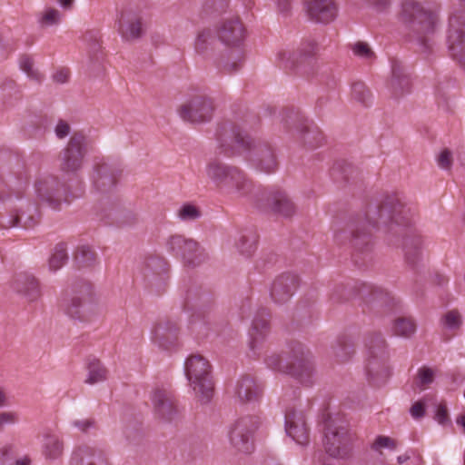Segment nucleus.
I'll return each mask as SVG.
<instances>
[{"label":"nucleus","instance_id":"obj_1","mask_svg":"<svg viewBox=\"0 0 465 465\" xmlns=\"http://www.w3.org/2000/svg\"><path fill=\"white\" fill-rule=\"evenodd\" d=\"M408 211L396 196H387L381 203L368 207L366 218L374 227L388 226L392 235L402 236V248L408 263L415 265L420 258L421 238L408 227Z\"/></svg>","mask_w":465,"mask_h":465},{"label":"nucleus","instance_id":"obj_2","mask_svg":"<svg viewBox=\"0 0 465 465\" xmlns=\"http://www.w3.org/2000/svg\"><path fill=\"white\" fill-rule=\"evenodd\" d=\"M216 135L220 153L232 157L249 151L251 160L260 171L271 173L278 168L274 148L267 142H253L237 124L231 122L222 124Z\"/></svg>","mask_w":465,"mask_h":465},{"label":"nucleus","instance_id":"obj_3","mask_svg":"<svg viewBox=\"0 0 465 465\" xmlns=\"http://www.w3.org/2000/svg\"><path fill=\"white\" fill-rule=\"evenodd\" d=\"M401 20L407 30L408 40L416 43L420 52H430L434 44L436 30L433 15L414 0H406L402 4Z\"/></svg>","mask_w":465,"mask_h":465},{"label":"nucleus","instance_id":"obj_4","mask_svg":"<svg viewBox=\"0 0 465 465\" xmlns=\"http://www.w3.org/2000/svg\"><path fill=\"white\" fill-rule=\"evenodd\" d=\"M41 213L31 199L20 194L0 198V228L21 227L31 229L39 223Z\"/></svg>","mask_w":465,"mask_h":465},{"label":"nucleus","instance_id":"obj_5","mask_svg":"<svg viewBox=\"0 0 465 465\" xmlns=\"http://www.w3.org/2000/svg\"><path fill=\"white\" fill-rule=\"evenodd\" d=\"M203 173L216 188L236 193L240 196L248 194L252 188V182L244 173L216 157L207 161Z\"/></svg>","mask_w":465,"mask_h":465},{"label":"nucleus","instance_id":"obj_6","mask_svg":"<svg viewBox=\"0 0 465 465\" xmlns=\"http://www.w3.org/2000/svg\"><path fill=\"white\" fill-rule=\"evenodd\" d=\"M64 311L71 319L82 322H90L98 317L101 307L94 285L86 281H76L71 297L64 304Z\"/></svg>","mask_w":465,"mask_h":465},{"label":"nucleus","instance_id":"obj_7","mask_svg":"<svg viewBox=\"0 0 465 465\" xmlns=\"http://www.w3.org/2000/svg\"><path fill=\"white\" fill-rule=\"evenodd\" d=\"M365 345L368 351L365 367L368 381L371 386L381 387L391 374L387 342L381 332L374 331L366 336Z\"/></svg>","mask_w":465,"mask_h":465},{"label":"nucleus","instance_id":"obj_8","mask_svg":"<svg viewBox=\"0 0 465 465\" xmlns=\"http://www.w3.org/2000/svg\"><path fill=\"white\" fill-rule=\"evenodd\" d=\"M265 362L270 369L287 373L305 386H311L313 382V365L310 352L300 343L293 345L285 360L278 354H272L266 358Z\"/></svg>","mask_w":465,"mask_h":465},{"label":"nucleus","instance_id":"obj_9","mask_svg":"<svg viewBox=\"0 0 465 465\" xmlns=\"http://www.w3.org/2000/svg\"><path fill=\"white\" fill-rule=\"evenodd\" d=\"M184 372L199 400L203 403L208 402L213 395V381L209 361L202 355H192L185 361Z\"/></svg>","mask_w":465,"mask_h":465},{"label":"nucleus","instance_id":"obj_10","mask_svg":"<svg viewBox=\"0 0 465 465\" xmlns=\"http://www.w3.org/2000/svg\"><path fill=\"white\" fill-rule=\"evenodd\" d=\"M262 421L257 415H245L237 418L229 428V440L232 446L242 453H251L254 449V434Z\"/></svg>","mask_w":465,"mask_h":465},{"label":"nucleus","instance_id":"obj_11","mask_svg":"<svg viewBox=\"0 0 465 465\" xmlns=\"http://www.w3.org/2000/svg\"><path fill=\"white\" fill-rule=\"evenodd\" d=\"M324 447L326 452L334 458H345L351 450L352 437L342 421L328 416L325 420Z\"/></svg>","mask_w":465,"mask_h":465},{"label":"nucleus","instance_id":"obj_12","mask_svg":"<svg viewBox=\"0 0 465 465\" xmlns=\"http://www.w3.org/2000/svg\"><path fill=\"white\" fill-rule=\"evenodd\" d=\"M37 197L54 210H59L63 203H69L70 198L75 197L57 176L44 174L35 183Z\"/></svg>","mask_w":465,"mask_h":465},{"label":"nucleus","instance_id":"obj_13","mask_svg":"<svg viewBox=\"0 0 465 465\" xmlns=\"http://www.w3.org/2000/svg\"><path fill=\"white\" fill-rule=\"evenodd\" d=\"M166 249L179 257L186 266L196 267L208 259L204 249L193 238L173 234L166 240Z\"/></svg>","mask_w":465,"mask_h":465},{"label":"nucleus","instance_id":"obj_14","mask_svg":"<svg viewBox=\"0 0 465 465\" xmlns=\"http://www.w3.org/2000/svg\"><path fill=\"white\" fill-rule=\"evenodd\" d=\"M89 142L82 132H75L59 155L60 170L66 173H75L84 163L88 153Z\"/></svg>","mask_w":465,"mask_h":465},{"label":"nucleus","instance_id":"obj_15","mask_svg":"<svg viewBox=\"0 0 465 465\" xmlns=\"http://www.w3.org/2000/svg\"><path fill=\"white\" fill-rule=\"evenodd\" d=\"M257 206L273 214L290 218L296 213V205L289 193L282 188H271L257 196Z\"/></svg>","mask_w":465,"mask_h":465},{"label":"nucleus","instance_id":"obj_16","mask_svg":"<svg viewBox=\"0 0 465 465\" xmlns=\"http://www.w3.org/2000/svg\"><path fill=\"white\" fill-rule=\"evenodd\" d=\"M214 104L206 95H195L186 100L178 109L179 115L186 122L202 124L209 122L213 115Z\"/></svg>","mask_w":465,"mask_h":465},{"label":"nucleus","instance_id":"obj_17","mask_svg":"<svg viewBox=\"0 0 465 465\" xmlns=\"http://www.w3.org/2000/svg\"><path fill=\"white\" fill-rule=\"evenodd\" d=\"M317 51L318 43L314 39L306 38L295 51L281 53L280 58L285 62L286 67L308 73Z\"/></svg>","mask_w":465,"mask_h":465},{"label":"nucleus","instance_id":"obj_18","mask_svg":"<svg viewBox=\"0 0 465 465\" xmlns=\"http://www.w3.org/2000/svg\"><path fill=\"white\" fill-rule=\"evenodd\" d=\"M151 401L153 411L158 419L163 421H172L178 415L176 399L172 391L164 387H156L153 390Z\"/></svg>","mask_w":465,"mask_h":465},{"label":"nucleus","instance_id":"obj_19","mask_svg":"<svg viewBox=\"0 0 465 465\" xmlns=\"http://www.w3.org/2000/svg\"><path fill=\"white\" fill-rule=\"evenodd\" d=\"M299 282L298 275L290 272L278 275L270 289L271 299L280 305L288 302L297 290Z\"/></svg>","mask_w":465,"mask_h":465},{"label":"nucleus","instance_id":"obj_20","mask_svg":"<svg viewBox=\"0 0 465 465\" xmlns=\"http://www.w3.org/2000/svg\"><path fill=\"white\" fill-rule=\"evenodd\" d=\"M217 35L225 45L239 47L245 39L246 30L238 17H232L220 23Z\"/></svg>","mask_w":465,"mask_h":465},{"label":"nucleus","instance_id":"obj_21","mask_svg":"<svg viewBox=\"0 0 465 465\" xmlns=\"http://www.w3.org/2000/svg\"><path fill=\"white\" fill-rule=\"evenodd\" d=\"M351 244L354 248L352 254L354 263L359 267L367 265L372 258V243L370 232L358 226L352 229Z\"/></svg>","mask_w":465,"mask_h":465},{"label":"nucleus","instance_id":"obj_22","mask_svg":"<svg viewBox=\"0 0 465 465\" xmlns=\"http://www.w3.org/2000/svg\"><path fill=\"white\" fill-rule=\"evenodd\" d=\"M286 433L300 445L309 442V430L302 411L289 409L285 413Z\"/></svg>","mask_w":465,"mask_h":465},{"label":"nucleus","instance_id":"obj_23","mask_svg":"<svg viewBox=\"0 0 465 465\" xmlns=\"http://www.w3.org/2000/svg\"><path fill=\"white\" fill-rule=\"evenodd\" d=\"M70 465H111L104 450L89 445H81L74 450Z\"/></svg>","mask_w":465,"mask_h":465},{"label":"nucleus","instance_id":"obj_24","mask_svg":"<svg viewBox=\"0 0 465 465\" xmlns=\"http://www.w3.org/2000/svg\"><path fill=\"white\" fill-rule=\"evenodd\" d=\"M118 24V31L126 41L136 40L143 35L142 17L134 9L123 10Z\"/></svg>","mask_w":465,"mask_h":465},{"label":"nucleus","instance_id":"obj_25","mask_svg":"<svg viewBox=\"0 0 465 465\" xmlns=\"http://www.w3.org/2000/svg\"><path fill=\"white\" fill-rule=\"evenodd\" d=\"M306 13L308 17L321 24H328L334 20L338 8L333 0H306Z\"/></svg>","mask_w":465,"mask_h":465},{"label":"nucleus","instance_id":"obj_26","mask_svg":"<svg viewBox=\"0 0 465 465\" xmlns=\"http://www.w3.org/2000/svg\"><path fill=\"white\" fill-rule=\"evenodd\" d=\"M12 288L29 302L37 301L42 294L37 279L26 272L15 274L12 282Z\"/></svg>","mask_w":465,"mask_h":465},{"label":"nucleus","instance_id":"obj_27","mask_svg":"<svg viewBox=\"0 0 465 465\" xmlns=\"http://www.w3.org/2000/svg\"><path fill=\"white\" fill-rule=\"evenodd\" d=\"M179 335L177 323L169 319L159 321L153 329V340L159 347L169 350L173 347Z\"/></svg>","mask_w":465,"mask_h":465},{"label":"nucleus","instance_id":"obj_28","mask_svg":"<svg viewBox=\"0 0 465 465\" xmlns=\"http://www.w3.org/2000/svg\"><path fill=\"white\" fill-rule=\"evenodd\" d=\"M121 170L115 165L103 162L95 165L94 183L95 188L105 193L111 190L116 183Z\"/></svg>","mask_w":465,"mask_h":465},{"label":"nucleus","instance_id":"obj_29","mask_svg":"<svg viewBox=\"0 0 465 465\" xmlns=\"http://www.w3.org/2000/svg\"><path fill=\"white\" fill-rule=\"evenodd\" d=\"M410 75L404 66L399 61H393L391 64V77L388 87L394 98H400L411 91Z\"/></svg>","mask_w":465,"mask_h":465},{"label":"nucleus","instance_id":"obj_30","mask_svg":"<svg viewBox=\"0 0 465 465\" xmlns=\"http://www.w3.org/2000/svg\"><path fill=\"white\" fill-rule=\"evenodd\" d=\"M216 38L212 29L203 28L196 33L193 47L195 53L205 60L213 58Z\"/></svg>","mask_w":465,"mask_h":465},{"label":"nucleus","instance_id":"obj_31","mask_svg":"<svg viewBox=\"0 0 465 465\" xmlns=\"http://www.w3.org/2000/svg\"><path fill=\"white\" fill-rule=\"evenodd\" d=\"M270 313L267 309L262 308L260 309L252 321L251 336L252 341L250 343V347L252 351H254L258 344L264 339L270 330L269 323Z\"/></svg>","mask_w":465,"mask_h":465},{"label":"nucleus","instance_id":"obj_32","mask_svg":"<svg viewBox=\"0 0 465 465\" xmlns=\"http://www.w3.org/2000/svg\"><path fill=\"white\" fill-rule=\"evenodd\" d=\"M235 392L239 401L244 403L257 401L261 397L262 390L252 377L243 375L237 381Z\"/></svg>","mask_w":465,"mask_h":465},{"label":"nucleus","instance_id":"obj_33","mask_svg":"<svg viewBox=\"0 0 465 465\" xmlns=\"http://www.w3.org/2000/svg\"><path fill=\"white\" fill-rule=\"evenodd\" d=\"M169 280V266L163 272H159L156 274H150L147 272V277L143 278L144 287L152 293L161 295L164 293L168 287Z\"/></svg>","mask_w":465,"mask_h":465},{"label":"nucleus","instance_id":"obj_34","mask_svg":"<svg viewBox=\"0 0 465 465\" xmlns=\"http://www.w3.org/2000/svg\"><path fill=\"white\" fill-rule=\"evenodd\" d=\"M87 377L84 382L94 385L107 379L108 371L100 360L90 357L86 362Z\"/></svg>","mask_w":465,"mask_h":465},{"label":"nucleus","instance_id":"obj_35","mask_svg":"<svg viewBox=\"0 0 465 465\" xmlns=\"http://www.w3.org/2000/svg\"><path fill=\"white\" fill-rule=\"evenodd\" d=\"M332 176L337 181L356 184L361 178V172L351 163H338L332 168Z\"/></svg>","mask_w":465,"mask_h":465},{"label":"nucleus","instance_id":"obj_36","mask_svg":"<svg viewBox=\"0 0 465 465\" xmlns=\"http://www.w3.org/2000/svg\"><path fill=\"white\" fill-rule=\"evenodd\" d=\"M64 452V441L54 434H46L43 443V455L46 460H54Z\"/></svg>","mask_w":465,"mask_h":465},{"label":"nucleus","instance_id":"obj_37","mask_svg":"<svg viewBox=\"0 0 465 465\" xmlns=\"http://www.w3.org/2000/svg\"><path fill=\"white\" fill-rule=\"evenodd\" d=\"M296 128L300 131L303 143L310 148H315L322 143L323 134L317 126H309L299 122Z\"/></svg>","mask_w":465,"mask_h":465},{"label":"nucleus","instance_id":"obj_38","mask_svg":"<svg viewBox=\"0 0 465 465\" xmlns=\"http://www.w3.org/2000/svg\"><path fill=\"white\" fill-rule=\"evenodd\" d=\"M21 98V92L13 79H5L0 85V103L14 105Z\"/></svg>","mask_w":465,"mask_h":465},{"label":"nucleus","instance_id":"obj_39","mask_svg":"<svg viewBox=\"0 0 465 465\" xmlns=\"http://www.w3.org/2000/svg\"><path fill=\"white\" fill-rule=\"evenodd\" d=\"M210 302V296L201 287L193 286L187 290L185 295V305L191 308H202Z\"/></svg>","mask_w":465,"mask_h":465},{"label":"nucleus","instance_id":"obj_40","mask_svg":"<svg viewBox=\"0 0 465 465\" xmlns=\"http://www.w3.org/2000/svg\"><path fill=\"white\" fill-rule=\"evenodd\" d=\"M168 266V262L163 257L158 255H148L142 265L141 274L143 278L147 277V272H150V274H156L159 272H163L166 270Z\"/></svg>","mask_w":465,"mask_h":465},{"label":"nucleus","instance_id":"obj_41","mask_svg":"<svg viewBox=\"0 0 465 465\" xmlns=\"http://www.w3.org/2000/svg\"><path fill=\"white\" fill-rule=\"evenodd\" d=\"M258 235L255 232L245 231L237 242L239 252L245 256H251L256 250Z\"/></svg>","mask_w":465,"mask_h":465},{"label":"nucleus","instance_id":"obj_42","mask_svg":"<svg viewBox=\"0 0 465 465\" xmlns=\"http://www.w3.org/2000/svg\"><path fill=\"white\" fill-rule=\"evenodd\" d=\"M97 255L95 251L87 245L80 246L74 252V262L78 267H91L96 262Z\"/></svg>","mask_w":465,"mask_h":465},{"label":"nucleus","instance_id":"obj_43","mask_svg":"<svg viewBox=\"0 0 465 465\" xmlns=\"http://www.w3.org/2000/svg\"><path fill=\"white\" fill-rule=\"evenodd\" d=\"M242 58L243 55L241 51H232L226 58L222 56L217 62V65L221 67L222 70H223L225 73L231 74L240 70Z\"/></svg>","mask_w":465,"mask_h":465},{"label":"nucleus","instance_id":"obj_44","mask_svg":"<svg viewBox=\"0 0 465 465\" xmlns=\"http://www.w3.org/2000/svg\"><path fill=\"white\" fill-rule=\"evenodd\" d=\"M229 0H203L201 15L203 17H216L228 7Z\"/></svg>","mask_w":465,"mask_h":465},{"label":"nucleus","instance_id":"obj_45","mask_svg":"<svg viewBox=\"0 0 465 465\" xmlns=\"http://www.w3.org/2000/svg\"><path fill=\"white\" fill-rule=\"evenodd\" d=\"M333 355L337 361L345 362L349 361L354 353V346L352 342L347 339L337 340L332 347Z\"/></svg>","mask_w":465,"mask_h":465},{"label":"nucleus","instance_id":"obj_46","mask_svg":"<svg viewBox=\"0 0 465 465\" xmlns=\"http://www.w3.org/2000/svg\"><path fill=\"white\" fill-rule=\"evenodd\" d=\"M392 331L396 336L410 338L416 331V323L411 318H397L394 321Z\"/></svg>","mask_w":465,"mask_h":465},{"label":"nucleus","instance_id":"obj_47","mask_svg":"<svg viewBox=\"0 0 465 465\" xmlns=\"http://www.w3.org/2000/svg\"><path fill=\"white\" fill-rule=\"evenodd\" d=\"M354 294L352 286L342 282L335 283L331 289L330 299L334 303H341L351 300Z\"/></svg>","mask_w":465,"mask_h":465},{"label":"nucleus","instance_id":"obj_48","mask_svg":"<svg viewBox=\"0 0 465 465\" xmlns=\"http://www.w3.org/2000/svg\"><path fill=\"white\" fill-rule=\"evenodd\" d=\"M434 370L430 367L423 366L418 370L417 375L413 381V385L419 391H424L434 381Z\"/></svg>","mask_w":465,"mask_h":465},{"label":"nucleus","instance_id":"obj_49","mask_svg":"<svg viewBox=\"0 0 465 465\" xmlns=\"http://www.w3.org/2000/svg\"><path fill=\"white\" fill-rule=\"evenodd\" d=\"M68 260L66 247L64 243H59L54 247V251L49 259V268L51 271H57L62 268Z\"/></svg>","mask_w":465,"mask_h":465},{"label":"nucleus","instance_id":"obj_50","mask_svg":"<svg viewBox=\"0 0 465 465\" xmlns=\"http://www.w3.org/2000/svg\"><path fill=\"white\" fill-rule=\"evenodd\" d=\"M440 324L445 329L452 331L460 330L462 325V317L460 312L456 309L448 311L441 316Z\"/></svg>","mask_w":465,"mask_h":465},{"label":"nucleus","instance_id":"obj_51","mask_svg":"<svg viewBox=\"0 0 465 465\" xmlns=\"http://www.w3.org/2000/svg\"><path fill=\"white\" fill-rule=\"evenodd\" d=\"M113 216L119 226H134L140 221L136 213L127 209L116 210Z\"/></svg>","mask_w":465,"mask_h":465},{"label":"nucleus","instance_id":"obj_52","mask_svg":"<svg viewBox=\"0 0 465 465\" xmlns=\"http://www.w3.org/2000/svg\"><path fill=\"white\" fill-rule=\"evenodd\" d=\"M351 95L357 102L368 105L371 99V94L361 82H356L351 86Z\"/></svg>","mask_w":465,"mask_h":465},{"label":"nucleus","instance_id":"obj_53","mask_svg":"<svg viewBox=\"0 0 465 465\" xmlns=\"http://www.w3.org/2000/svg\"><path fill=\"white\" fill-rule=\"evenodd\" d=\"M20 67L26 74V75L36 82H41L43 75L35 67V61L28 55H24L20 59Z\"/></svg>","mask_w":465,"mask_h":465},{"label":"nucleus","instance_id":"obj_54","mask_svg":"<svg viewBox=\"0 0 465 465\" xmlns=\"http://www.w3.org/2000/svg\"><path fill=\"white\" fill-rule=\"evenodd\" d=\"M201 214V210L193 203H184L177 211V216L183 222L195 221Z\"/></svg>","mask_w":465,"mask_h":465},{"label":"nucleus","instance_id":"obj_55","mask_svg":"<svg viewBox=\"0 0 465 465\" xmlns=\"http://www.w3.org/2000/svg\"><path fill=\"white\" fill-rule=\"evenodd\" d=\"M389 293L376 286L370 287L367 302L371 304L386 305L389 302Z\"/></svg>","mask_w":465,"mask_h":465},{"label":"nucleus","instance_id":"obj_56","mask_svg":"<svg viewBox=\"0 0 465 465\" xmlns=\"http://www.w3.org/2000/svg\"><path fill=\"white\" fill-rule=\"evenodd\" d=\"M61 20V13L55 8H48L39 19L41 26H51L57 25Z\"/></svg>","mask_w":465,"mask_h":465},{"label":"nucleus","instance_id":"obj_57","mask_svg":"<svg viewBox=\"0 0 465 465\" xmlns=\"http://www.w3.org/2000/svg\"><path fill=\"white\" fill-rule=\"evenodd\" d=\"M396 447H397V442L395 440H393L388 436H383V435L378 436L375 439V440L373 441V443L371 444V449L375 451H379L380 453H381V449H382V448H388L391 450H394V449H396Z\"/></svg>","mask_w":465,"mask_h":465},{"label":"nucleus","instance_id":"obj_58","mask_svg":"<svg viewBox=\"0 0 465 465\" xmlns=\"http://www.w3.org/2000/svg\"><path fill=\"white\" fill-rule=\"evenodd\" d=\"M14 50L13 41L8 40L0 31V62L5 61Z\"/></svg>","mask_w":465,"mask_h":465},{"label":"nucleus","instance_id":"obj_59","mask_svg":"<svg viewBox=\"0 0 465 465\" xmlns=\"http://www.w3.org/2000/svg\"><path fill=\"white\" fill-rule=\"evenodd\" d=\"M352 51L355 55L365 58V59H371L374 56V53L370 48L368 44L364 42H357L352 45Z\"/></svg>","mask_w":465,"mask_h":465},{"label":"nucleus","instance_id":"obj_60","mask_svg":"<svg viewBox=\"0 0 465 465\" xmlns=\"http://www.w3.org/2000/svg\"><path fill=\"white\" fill-rule=\"evenodd\" d=\"M206 322L205 321H200L198 320V316L193 315L191 320V330L193 332H194L196 335H198L200 338H204L207 336V331H205L206 328Z\"/></svg>","mask_w":465,"mask_h":465},{"label":"nucleus","instance_id":"obj_61","mask_svg":"<svg viewBox=\"0 0 465 465\" xmlns=\"http://www.w3.org/2000/svg\"><path fill=\"white\" fill-rule=\"evenodd\" d=\"M16 453L14 444H6L0 448V465H5Z\"/></svg>","mask_w":465,"mask_h":465},{"label":"nucleus","instance_id":"obj_62","mask_svg":"<svg viewBox=\"0 0 465 465\" xmlns=\"http://www.w3.org/2000/svg\"><path fill=\"white\" fill-rule=\"evenodd\" d=\"M452 162V153L449 149H444L438 157V164L443 169H450Z\"/></svg>","mask_w":465,"mask_h":465},{"label":"nucleus","instance_id":"obj_63","mask_svg":"<svg viewBox=\"0 0 465 465\" xmlns=\"http://www.w3.org/2000/svg\"><path fill=\"white\" fill-rule=\"evenodd\" d=\"M410 413L413 419H420L425 415V402L423 400L418 401L412 404Z\"/></svg>","mask_w":465,"mask_h":465},{"label":"nucleus","instance_id":"obj_64","mask_svg":"<svg viewBox=\"0 0 465 465\" xmlns=\"http://www.w3.org/2000/svg\"><path fill=\"white\" fill-rule=\"evenodd\" d=\"M18 420V416L15 412L3 411L0 412V431L3 430L5 425L14 424Z\"/></svg>","mask_w":465,"mask_h":465}]
</instances>
